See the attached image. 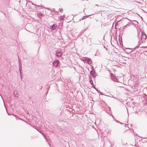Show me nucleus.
<instances>
[{
  "label": "nucleus",
  "mask_w": 147,
  "mask_h": 147,
  "mask_svg": "<svg viewBox=\"0 0 147 147\" xmlns=\"http://www.w3.org/2000/svg\"><path fill=\"white\" fill-rule=\"evenodd\" d=\"M141 39L142 40V43L143 42H144L145 40H144V39H146L147 36L146 35V34L144 32H141Z\"/></svg>",
  "instance_id": "obj_1"
},
{
  "label": "nucleus",
  "mask_w": 147,
  "mask_h": 147,
  "mask_svg": "<svg viewBox=\"0 0 147 147\" xmlns=\"http://www.w3.org/2000/svg\"><path fill=\"white\" fill-rule=\"evenodd\" d=\"M82 59L84 61H87V62L89 64H91L92 63V60L88 58L84 57Z\"/></svg>",
  "instance_id": "obj_2"
},
{
  "label": "nucleus",
  "mask_w": 147,
  "mask_h": 147,
  "mask_svg": "<svg viewBox=\"0 0 147 147\" xmlns=\"http://www.w3.org/2000/svg\"><path fill=\"white\" fill-rule=\"evenodd\" d=\"M59 63V61L58 60H56L53 62V66H57Z\"/></svg>",
  "instance_id": "obj_3"
},
{
  "label": "nucleus",
  "mask_w": 147,
  "mask_h": 147,
  "mask_svg": "<svg viewBox=\"0 0 147 147\" xmlns=\"http://www.w3.org/2000/svg\"><path fill=\"white\" fill-rule=\"evenodd\" d=\"M89 82L91 84V85H92V86L93 87V88L96 89L95 86H94V84L93 83V82L92 81V79L91 77H89Z\"/></svg>",
  "instance_id": "obj_4"
},
{
  "label": "nucleus",
  "mask_w": 147,
  "mask_h": 147,
  "mask_svg": "<svg viewBox=\"0 0 147 147\" xmlns=\"http://www.w3.org/2000/svg\"><path fill=\"white\" fill-rule=\"evenodd\" d=\"M13 94L15 97L17 98L19 96L18 92L17 90H15L14 91Z\"/></svg>",
  "instance_id": "obj_5"
},
{
  "label": "nucleus",
  "mask_w": 147,
  "mask_h": 147,
  "mask_svg": "<svg viewBox=\"0 0 147 147\" xmlns=\"http://www.w3.org/2000/svg\"><path fill=\"white\" fill-rule=\"evenodd\" d=\"M57 26L56 24H53L52 26H51L50 28L53 30H54L57 27Z\"/></svg>",
  "instance_id": "obj_6"
},
{
  "label": "nucleus",
  "mask_w": 147,
  "mask_h": 147,
  "mask_svg": "<svg viewBox=\"0 0 147 147\" xmlns=\"http://www.w3.org/2000/svg\"><path fill=\"white\" fill-rule=\"evenodd\" d=\"M62 54L61 52H57L56 55L57 57H59L62 55Z\"/></svg>",
  "instance_id": "obj_7"
},
{
  "label": "nucleus",
  "mask_w": 147,
  "mask_h": 147,
  "mask_svg": "<svg viewBox=\"0 0 147 147\" xmlns=\"http://www.w3.org/2000/svg\"><path fill=\"white\" fill-rule=\"evenodd\" d=\"M91 15H89L88 16H84L82 18V19H80V21L81 20H83L85 19H86V17H88L89 16H90Z\"/></svg>",
  "instance_id": "obj_8"
},
{
  "label": "nucleus",
  "mask_w": 147,
  "mask_h": 147,
  "mask_svg": "<svg viewBox=\"0 0 147 147\" xmlns=\"http://www.w3.org/2000/svg\"><path fill=\"white\" fill-rule=\"evenodd\" d=\"M90 73L91 75H94V74L95 73V72L94 71L92 70L90 71Z\"/></svg>",
  "instance_id": "obj_9"
},
{
  "label": "nucleus",
  "mask_w": 147,
  "mask_h": 147,
  "mask_svg": "<svg viewBox=\"0 0 147 147\" xmlns=\"http://www.w3.org/2000/svg\"><path fill=\"white\" fill-rule=\"evenodd\" d=\"M19 68H20L19 70L20 71V74H21V73H22L21 71H22V68L21 66H20L19 67Z\"/></svg>",
  "instance_id": "obj_10"
},
{
  "label": "nucleus",
  "mask_w": 147,
  "mask_h": 147,
  "mask_svg": "<svg viewBox=\"0 0 147 147\" xmlns=\"http://www.w3.org/2000/svg\"><path fill=\"white\" fill-rule=\"evenodd\" d=\"M101 42L100 41H98L97 42H96L95 43V44L96 45H99L101 44Z\"/></svg>",
  "instance_id": "obj_11"
},
{
  "label": "nucleus",
  "mask_w": 147,
  "mask_h": 147,
  "mask_svg": "<svg viewBox=\"0 0 147 147\" xmlns=\"http://www.w3.org/2000/svg\"><path fill=\"white\" fill-rule=\"evenodd\" d=\"M139 47V45H138L137 46H136L134 49H134H138V48Z\"/></svg>",
  "instance_id": "obj_12"
},
{
  "label": "nucleus",
  "mask_w": 147,
  "mask_h": 147,
  "mask_svg": "<svg viewBox=\"0 0 147 147\" xmlns=\"http://www.w3.org/2000/svg\"><path fill=\"white\" fill-rule=\"evenodd\" d=\"M59 11H60V12H62L63 11V9H59Z\"/></svg>",
  "instance_id": "obj_13"
},
{
  "label": "nucleus",
  "mask_w": 147,
  "mask_h": 147,
  "mask_svg": "<svg viewBox=\"0 0 147 147\" xmlns=\"http://www.w3.org/2000/svg\"><path fill=\"white\" fill-rule=\"evenodd\" d=\"M20 78L21 80L23 78V77L22 76V74L21 73V74H20Z\"/></svg>",
  "instance_id": "obj_14"
},
{
  "label": "nucleus",
  "mask_w": 147,
  "mask_h": 147,
  "mask_svg": "<svg viewBox=\"0 0 147 147\" xmlns=\"http://www.w3.org/2000/svg\"><path fill=\"white\" fill-rule=\"evenodd\" d=\"M116 80L117 79L116 78H115V79H113V78H112V80H113L114 81H116Z\"/></svg>",
  "instance_id": "obj_15"
},
{
  "label": "nucleus",
  "mask_w": 147,
  "mask_h": 147,
  "mask_svg": "<svg viewBox=\"0 0 147 147\" xmlns=\"http://www.w3.org/2000/svg\"><path fill=\"white\" fill-rule=\"evenodd\" d=\"M133 51H128L127 52H129V54L130 53H131L133 52Z\"/></svg>",
  "instance_id": "obj_16"
},
{
  "label": "nucleus",
  "mask_w": 147,
  "mask_h": 147,
  "mask_svg": "<svg viewBox=\"0 0 147 147\" xmlns=\"http://www.w3.org/2000/svg\"><path fill=\"white\" fill-rule=\"evenodd\" d=\"M52 11H53L54 12H55V9L54 8L52 9Z\"/></svg>",
  "instance_id": "obj_17"
},
{
  "label": "nucleus",
  "mask_w": 147,
  "mask_h": 147,
  "mask_svg": "<svg viewBox=\"0 0 147 147\" xmlns=\"http://www.w3.org/2000/svg\"><path fill=\"white\" fill-rule=\"evenodd\" d=\"M147 96V95H146V94H144L143 97H145L146 96Z\"/></svg>",
  "instance_id": "obj_18"
},
{
  "label": "nucleus",
  "mask_w": 147,
  "mask_h": 147,
  "mask_svg": "<svg viewBox=\"0 0 147 147\" xmlns=\"http://www.w3.org/2000/svg\"><path fill=\"white\" fill-rule=\"evenodd\" d=\"M134 21L135 22H136V23H137V24H138V22L136 20H134Z\"/></svg>",
  "instance_id": "obj_19"
},
{
  "label": "nucleus",
  "mask_w": 147,
  "mask_h": 147,
  "mask_svg": "<svg viewBox=\"0 0 147 147\" xmlns=\"http://www.w3.org/2000/svg\"><path fill=\"white\" fill-rule=\"evenodd\" d=\"M115 121L117 123H120V122L118 121L117 120V121Z\"/></svg>",
  "instance_id": "obj_20"
},
{
  "label": "nucleus",
  "mask_w": 147,
  "mask_h": 147,
  "mask_svg": "<svg viewBox=\"0 0 147 147\" xmlns=\"http://www.w3.org/2000/svg\"><path fill=\"white\" fill-rule=\"evenodd\" d=\"M103 95H104L105 96H108V95H105V94H103Z\"/></svg>",
  "instance_id": "obj_21"
},
{
  "label": "nucleus",
  "mask_w": 147,
  "mask_h": 147,
  "mask_svg": "<svg viewBox=\"0 0 147 147\" xmlns=\"http://www.w3.org/2000/svg\"><path fill=\"white\" fill-rule=\"evenodd\" d=\"M44 137L45 138L46 140H47V138H46L45 136H44Z\"/></svg>",
  "instance_id": "obj_22"
},
{
  "label": "nucleus",
  "mask_w": 147,
  "mask_h": 147,
  "mask_svg": "<svg viewBox=\"0 0 147 147\" xmlns=\"http://www.w3.org/2000/svg\"><path fill=\"white\" fill-rule=\"evenodd\" d=\"M126 26V25L125 26H123V28H125Z\"/></svg>",
  "instance_id": "obj_23"
},
{
  "label": "nucleus",
  "mask_w": 147,
  "mask_h": 147,
  "mask_svg": "<svg viewBox=\"0 0 147 147\" xmlns=\"http://www.w3.org/2000/svg\"><path fill=\"white\" fill-rule=\"evenodd\" d=\"M128 49L129 50H131L132 49H130V48L128 49Z\"/></svg>",
  "instance_id": "obj_24"
},
{
  "label": "nucleus",
  "mask_w": 147,
  "mask_h": 147,
  "mask_svg": "<svg viewBox=\"0 0 147 147\" xmlns=\"http://www.w3.org/2000/svg\"><path fill=\"white\" fill-rule=\"evenodd\" d=\"M120 123L122 124H123V123H121V122H120L119 123Z\"/></svg>",
  "instance_id": "obj_25"
},
{
  "label": "nucleus",
  "mask_w": 147,
  "mask_h": 147,
  "mask_svg": "<svg viewBox=\"0 0 147 147\" xmlns=\"http://www.w3.org/2000/svg\"><path fill=\"white\" fill-rule=\"evenodd\" d=\"M138 3H140V4H141V2H138Z\"/></svg>",
  "instance_id": "obj_26"
},
{
  "label": "nucleus",
  "mask_w": 147,
  "mask_h": 147,
  "mask_svg": "<svg viewBox=\"0 0 147 147\" xmlns=\"http://www.w3.org/2000/svg\"><path fill=\"white\" fill-rule=\"evenodd\" d=\"M115 77V76L114 75H113V77L114 78V77Z\"/></svg>",
  "instance_id": "obj_27"
},
{
  "label": "nucleus",
  "mask_w": 147,
  "mask_h": 147,
  "mask_svg": "<svg viewBox=\"0 0 147 147\" xmlns=\"http://www.w3.org/2000/svg\"><path fill=\"white\" fill-rule=\"evenodd\" d=\"M112 117L113 118L114 117V116L113 115H112Z\"/></svg>",
  "instance_id": "obj_28"
},
{
  "label": "nucleus",
  "mask_w": 147,
  "mask_h": 147,
  "mask_svg": "<svg viewBox=\"0 0 147 147\" xmlns=\"http://www.w3.org/2000/svg\"><path fill=\"white\" fill-rule=\"evenodd\" d=\"M40 15H42V13H40Z\"/></svg>",
  "instance_id": "obj_29"
},
{
  "label": "nucleus",
  "mask_w": 147,
  "mask_h": 147,
  "mask_svg": "<svg viewBox=\"0 0 147 147\" xmlns=\"http://www.w3.org/2000/svg\"><path fill=\"white\" fill-rule=\"evenodd\" d=\"M145 47H141V48H144Z\"/></svg>",
  "instance_id": "obj_30"
},
{
  "label": "nucleus",
  "mask_w": 147,
  "mask_h": 147,
  "mask_svg": "<svg viewBox=\"0 0 147 147\" xmlns=\"http://www.w3.org/2000/svg\"><path fill=\"white\" fill-rule=\"evenodd\" d=\"M20 63V62L19 61V66H20V64H19Z\"/></svg>",
  "instance_id": "obj_31"
},
{
  "label": "nucleus",
  "mask_w": 147,
  "mask_h": 147,
  "mask_svg": "<svg viewBox=\"0 0 147 147\" xmlns=\"http://www.w3.org/2000/svg\"><path fill=\"white\" fill-rule=\"evenodd\" d=\"M96 5L97 6H98V5Z\"/></svg>",
  "instance_id": "obj_32"
},
{
  "label": "nucleus",
  "mask_w": 147,
  "mask_h": 147,
  "mask_svg": "<svg viewBox=\"0 0 147 147\" xmlns=\"http://www.w3.org/2000/svg\"><path fill=\"white\" fill-rule=\"evenodd\" d=\"M8 115H10L9 114V113H8Z\"/></svg>",
  "instance_id": "obj_33"
},
{
  "label": "nucleus",
  "mask_w": 147,
  "mask_h": 147,
  "mask_svg": "<svg viewBox=\"0 0 147 147\" xmlns=\"http://www.w3.org/2000/svg\"><path fill=\"white\" fill-rule=\"evenodd\" d=\"M30 99V97H29V99Z\"/></svg>",
  "instance_id": "obj_34"
},
{
  "label": "nucleus",
  "mask_w": 147,
  "mask_h": 147,
  "mask_svg": "<svg viewBox=\"0 0 147 147\" xmlns=\"http://www.w3.org/2000/svg\"><path fill=\"white\" fill-rule=\"evenodd\" d=\"M119 21H118L117 22H118Z\"/></svg>",
  "instance_id": "obj_35"
}]
</instances>
